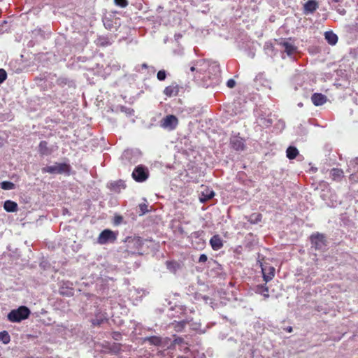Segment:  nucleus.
I'll return each instance as SVG.
<instances>
[{
  "instance_id": "nucleus-24",
  "label": "nucleus",
  "mask_w": 358,
  "mask_h": 358,
  "mask_svg": "<svg viewBox=\"0 0 358 358\" xmlns=\"http://www.w3.org/2000/svg\"><path fill=\"white\" fill-rule=\"evenodd\" d=\"M178 92L179 87L178 85L174 83L166 87L165 89L164 90V94L169 97L177 96Z\"/></svg>"
},
{
  "instance_id": "nucleus-20",
  "label": "nucleus",
  "mask_w": 358,
  "mask_h": 358,
  "mask_svg": "<svg viewBox=\"0 0 358 358\" xmlns=\"http://www.w3.org/2000/svg\"><path fill=\"white\" fill-rule=\"evenodd\" d=\"M210 245L213 250H219L223 247V241L218 235H213L210 239Z\"/></svg>"
},
{
  "instance_id": "nucleus-30",
  "label": "nucleus",
  "mask_w": 358,
  "mask_h": 358,
  "mask_svg": "<svg viewBox=\"0 0 358 358\" xmlns=\"http://www.w3.org/2000/svg\"><path fill=\"white\" fill-rule=\"evenodd\" d=\"M166 266L169 271L176 273L180 268V264L175 261H166Z\"/></svg>"
},
{
  "instance_id": "nucleus-56",
  "label": "nucleus",
  "mask_w": 358,
  "mask_h": 358,
  "mask_svg": "<svg viewBox=\"0 0 358 358\" xmlns=\"http://www.w3.org/2000/svg\"><path fill=\"white\" fill-rule=\"evenodd\" d=\"M120 334L117 332H115L114 333V335H113V338L115 339V340H117V337H120Z\"/></svg>"
},
{
  "instance_id": "nucleus-6",
  "label": "nucleus",
  "mask_w": 358,
  "mask_h": 358,
  "mask_svg": "<svg viewBox=\"0 0 358 358\" xmlns=\"http://www.w3.org/2000/svg\"><path fill=\"white\" fill-rule=\"evenodd\" d=\"M310 241L311 248L320 252L327 250L328 245L326 236L323 234L319 232L314 233L310 235Z\"/></svg>"
},
{
  "instance_id": "nucleus-49",
  "label": "nucleus",
  "mask_w": 358,
  "mask_h": 358,
  "mask_svg": "<svg viewBox=\"0 0 358 358\" xmlns=\"http://www.w3.org/2000/svg\"><path fill=\"white\" fill-rule=\"evenodd\" d=\"M235 85H236V82H235V80L234 79H229L227 82V86L229 88H233V87H235Z\"/></svg>"
},
{
  "instance_id": "nucleus-4",
  "label": "nucleus",
  "mask_w": 358,
  "mask_h": 358,
  "mask_svg": "<svg viewBox=\"0 0 358 358\" xmlns=\"http://www.w3.org/2000/svg\"><path fill=\"white\" fill-rule=\"evenodd\" d=\"M31 315L30 309L25 306H21L11 310L7 315V319L10 322L18 323L29 318Z\"/></svg>"
},
{
  "instance_id": "nucleus-42",
  "label": "nucleus",
  "mask_w": 358,
  "mask_h": 358,
  "mask_svg": "<svg viewBox=\"0 0 358 358\" xmlns=\"http://www.w3.org/2000/svg\"><path fill=\"white\" fill-rule=\"evenodd\" d=\"M123 217L120 215H115L113 218V224L119 226L123 222Z\"/></svg>"
},
{
  "instance_id": "nucleus-34",
  "label": "nucleus",
  "mask_w": 358,
  "mask_h": 358,
  "mask_svg": "<svg viewBox=\"0 0 358 358\" xmlns=\"http://www.w3.org/2000/svg\"><path fill=\"white\" fill-rule=\"evenodd\" d=\"M0 341L6 345L10 341V336L7 331H0Z\"/></svg>"
},
{
  "instance_id": "nucleus-50",
  "label": "nucleus",
  "mask_w": 358,
  "mask_h": 358,
  "mask_svg": "<svg viewBox=\"0 0 358 358\" xmlns=\"http://www.w3.org/2000/svg\"><path fill=\"white\" fill-rule=\"evenodd\" d=\"M34 32L38 34V35H40L41 36V38H45V33L41 30V29H36L34 31Z\"/></svg>"
},
{
  "instance_id": "nucleus-27",
  "label": "nucleus",
  "mask_w": 358,
  "mask_h": 358,
  "mask_svg": "<svg viewBox=\"0 0 358 358\" xmlns=\"http://www.w3.org/2000/svg\"><path fill=\"white\" fill-rule=\"evenodd\" d=\"M331 176L334 180L340 181L344 177V173L342 169L334 168L330 171Z\"/></svg>"
},
{
  "instance_id": "nucleus-61",
  "label": "nucleus",
  "mask_w": 358,
  "mask_h": 358,
  "mask_svg": "<svg viewBox=\"0 0 358 358\" xmlns=\"http://www.w3.org/2000/svg\"><path fill=\"white\" fill-rule=\"evenodd\" d=\"M181 358H186V357H181Z\"/></svg>"
},
{
  "instance_id": "nucleus-45",
  "label": "nucleus",
  "mask_w": 358,
  "mask_h": 358,
  "mask_svg": "<svg viewBox=\"0 0 358 358\" xmlns=\"http://www.w3.org/2000/svg\"><path fill=\"white\" fill-rule=\"evenodd\" d=\"M115 3L121 8H124L128 5V1L127 0H115Z\"/></svg>"
},
{
  "instance_id": "nucleus-14",
  "label": "nucleus",
  "mask_w": 358,
  "mask_h": 358,
  "mask_svg": "<svg viewBox=\"0 0 358 358\" xmlns=\"http://www.w3.org/2000/svg\"><path fill=\"white\" fill-rule=\"evenodd\" d=\"M126 187L125 181L122 179L110 181L107 184V187L109 190L115 193H120L121 190L124 189Z\"/></svg>"
},
{
  "instance_id": "nucleus-35",
  "label": "nucleus",
  "mask_w": 358,
  "mask_h": 358,
  "mask_svg": "<svg viewBox=\"0 0 358 358\" xmlns=\"http://www.w3.org/2000/svg\"><path fill=\"white\" fill-rule=\"evenodd\" d=\"M0 187L4 190H11L15 189V185L10 181H2L0 182Z\"/></svg>"
},
{
  "instance_id": "nucleus-47",
  "label": "nucleus",
  "mask_w": 358,
  "mask_h": 358,
  "mask_svg": "<svg viewBox=\"0 0 358 358\" xmlns=\"http://www.w3.org/2000/svg\"><path fill=\"white\" fill-rule=\"evenodd\" d=\"M208 262V256L206 254H201L199 258V263H206Z\"/></svg>"
},
{
  "instance_id": "nucleus-59",
  "label": "nucleus",
  "mask_w": 358,
  "mask_h": 358,
  "mask_svg": "<svg viewBox=\"0 0 358 358\" xmlns=\"http://www.w3.org/2000/svg\"><path fill=\"white\" fill-rule=\"evenodd\" d=\"M298 106H303V104H302V103H299L298 104Z\"/></svg>"
},
{
  "instance_id": "nucleus-60",
  "label": "nucleus",
  "mask_w": 358,
  "mask_h": 358,
  "mask_svg": "<svg viewBox=\"0 0 358 358\" xmlns=\"http://www.w3.org/2000/svg\"><path fill=\"white\" fill-rule=\"evenodd\" d=\"M255 56V54L254 53H251V57H254Z\"/></svg>"
},
{
  "instance_id": "nucleus-7",
  "label": "nucleus",
  "mask_w": 358,
  "mask_h": 358,
  "mask_svg": "<svg viewBox=\"0 0 358 358\" xmlns=\"http://www.w3.org/2000/svg\"><path fill=\"white\" fill-rule=\"evenodd\" d=\"M142 156L139 149H127L121 155V159L124 164H134L138 162Z\"/></svg>"
},
{
  "instance_id": "nucleus-9",
  "label": "nucleus",
  "mask_w": 358,
  "mask_h": 358,
  "mask_svg": "<svg viewBox=\"0 0 358 358\" xmlns=\"http://www.w3.org/2000/svg\"><path fill=\"white\" fill-rule=\"evenodd\" d=\"M117 239V234L110 229L103 230L98 238V243L101 245L113 243Z\"/></svg>"
},
{
  "instance_id": "nucleus-25",
  "label": "nucleus",
  "mask_w": 358,
  "mask_h": 358,
  "mask_svg": "<svg viewBox=\"0 0 358 358\" xmlns=\"http://www.w3.org/2000/svg\"><path fill=\"white\" fill-rule=\"evenodd\" d=\"M324 38L331 45H335L338 40V36L333 31H325Z\"/></svg>"
},
{
  "instance_id": "nucleus-51",
  "label": "nucleus",
  "mask_w": 358,
  "mask_h": 358,
  "mask_svg": "<svg viewBox=\"0 0 358 358\" xmlns=\"http://www.w3.org/2000/svg\"><path fill=\"white\" fill-rule=\"evenodd\" d=\"M336 11H337L339 14H341V15H345V14H346V10H345L343 8H338L336 9Z\"/></svg>"
},
{
  "instance_id": "nucleus-11",
  "label": "nucleus",
  "mask_w": 358,
  "mask_h": 358,
  "mask_svg": "<svg viewBox=\"0 0 358 358\" xmlns=\"http://www.w3.org/2000/svg\"><path fill=\"white\" fill-rule=\"evenodd\" d=\"M56 83L59 87L62 88L69 90H75L76 88L75 80L66 76H60L57 78Z\"/></svg>"
},
{
  "instance_id": "nucleus-33",
  "label": "nucleus",
  "mask_w": 358,
  "mask_h": 358,
  "mask_svg": "<svg viewBox=\"0 0 358 358\" xmlns=\"http://www.w3.org/2000/svg\"><path fill=\"white\" fill-rule=\"evenodd\" d=\"M262 215L260 213H252L248 217V221L251 224H257L262 220Z\"/></svg>"
},
{
  "instance_id": "nucleus-41",
  "label": "nucleus",
  "mask_w": 358,
  "mask_h": 358,
  "mask_svg": "<svg viewBox=\"0 0 358 358\" xmlns=\"http://www.w3.org/2000/svg\"><path fill=\"white\" fill-rule=\"evenodd\" d=\"M167 73L165 70H159L157 72V78L159 81H163L166 78Z\"/></svg>"
},
{
  "instance_id": "nucleus-3",
  "label": "nucleus",
  "mask_w": 358,
  "mask_h": 358,
  "mask_svg": "<svg viewBox=\"0 0 358 358\" xmlns=\"http://www.w3.org/2000/svg\"><path fill=\"white\" fill-rule=\"evenodd\" d=\"M71 166L67 162H55L53 165L46 166L41 169L43 173L64 174L67 176L71 175Z\"/></svg>"
},
{
  "instance_id": "nucleus-38",
  "label": "nucleus",
  "mask_w": 358,
  "mask_h": 358,
  "mask_svg": "<svg viewBox=\"0 0 358 358\" xmlns=\"http://www.w3.org/2000/svg\"><path fill=\"white\" fill-rule=\"evenodd\" d=\"M145 341H148L150 344L154 345H159L161 343L162 340L159 337L153 336L146 337L145 338Z\"/></svg>"
},
{
  "instance_id": "nucleus-19",
  "label": "nucleus",
  "mask_w": 358,
  "mask_h": 358,
  "mask_svg": "<svg viewBox=\"0 0 358 358\" xmlns=\"http://www.w3.org/2000/svg\"><path fill=\"white\" fill-rule=\"evenodd\" d=\"M252 290L256 294L263 296L264 299H266L269 297L268 287L266 286V283L257 285L253 287Z\"/></svg>"
},
{
  "instance_id": "nucleus-58",
  "label": "nucleus",
  "mask_w": 358,
  "mask_h": 358,
  "mask_svg": "<svg viewBox=\"0 0 358 358\" xmlns=\"http://www.w3.org/2000/svg\"><path fill=\"white\" fill-rule=\"evenodd\" d=\"M328 1H329V3H330V2L338 3V2H339L341 0H328Z\"/></svg>"
},
{
  "instance_id": "nucleus-36",
  "label": "nucleus",
  "mask_w": 358,
  "mask_h": 358,
  "mask_svg": "<svg viewBox=\"0 0 358 358\" xmlns=\"http://www.w3.org/2000/svg\"><path fill=\"white\" fill-rule=\"evenodd\" d=\"M196 299H202L206 303L209 304L213 308H214V301L210 296L199 294Z\"/></svg>"
},
{
  "instance_id": "nucleus-8",
  "label": "nucleus",
  "mask_w": 358,
  "mask_h": 358,
  "mask_svg": "<svg viewBox=\"0 0 358 358\" xmlns=\"http://www.w3.org/2000/svg\"><path fill=\"white\" fill-rule=\"evenodd\" d=\"M150 176L148 168L143 164L136 166L132 173V178L137 182H143L148 180Z\"/></svg>"
},
{
  "instance_id": "nucleus-48",
  "label": "nucleus",
  "mask_w": 358,
  "mask_h": 358,
  "mask_svg": "<svg viewBox=\"0 0 358 358\" xmlns=\"http://www.w3.org/2000/svg\"><path fill=\"white\" fill-rule=\"evenodd\" d=\"M275 127L280 131L282 130L285 127V122L281 120H279L278 123L275 124Z\"/></svg>"
},
{
  "instance_id": "nucleus-2",
  "label": "nucleus",
  "mask_w": 358,
  "mask_h": 358,
  "mask_svg": "<svg viewBox=\"0 0 358 358\" xmlns=\"http://www.w3.org/2000/svg\"><path fill=\"white\" fill-rule=\"evenodd\" d=\"M126 250L128 254L141 255V252L144 244V240L140 236H128L124 240Z\"/></svg>"
},
{
  "instance_id": "nucleus-37",
  "label": "nucleus",
  "mask_w": 358,
  "mask_h": 358,
  "mask_svg": "<svg viewBox=\"0 0 358 358\" xmlns=\"http://www.w3.org/2000/svg\"><path fill=\"white\" fill-rule=\"evenodd\" d=\"M116 110L124 113L129 116L133 115L134 112L133 109L124 106H117L116 107Z\"/></svg>"
},
{
  "instance_id": "nucleus-31",
  "label": "nucleus",
  "mask_w": 358,
  "mask_h": 358,
  "mask_svg": "<svg viewBox=\"0 0 358 358\" xmlns=\"http://www.w3.org/2000/svg\"><path fill=\"white\" fill-rule=\"evenodd\" d=\"M102 21L106 29L111 30L113 28V20L112 15H110L109 17H103Z\"/></svg>"
},
{
  "instance_id": "nucleus-57",
  "label": "nucleus",
  "mask_w": 358,
  "mask_h": 358,
  "mask_svg": "<svg viewBox=\"0 0 358 358\" xmlns=\"http://www.w3.org/2000/svg\"><path fill=\"white\" fill-rule=\"evenodd\" d=\"M141 67L143 69H146L148 68V65H147V64L143 63V64H141Z\"/></svg>"
},
{
  "instance_id": "nucleus-17",
  "label": "nucleus",
  "mask_w": 358,
  "mask_h": 358,
  "mask_svg": "<svg viewBox=\"0 0 358 358\" xmlns=\"http://www.w3.org/2000/svg\"><path fill=\"white\" fill-rule=\"evenodd\" d=\"M279 45L284 49L288 56L292 55L296 51V46L287 40H282Z\"/></svg>"
},
{
  "instance_id": "nucleus-32",
  "label": "nucleus",
  "mask_w": 358,
  "mask_h": 358,
  "mask_svg": "<svg viewBox=\"0 0 358 358\" xmlns=\"http://www.w3.org/2000/svg\"><path fill=\"white\" fill-rule=\"evenodd\" d=\"M189 323L188 320H182L179 322H176L175 323H173V325L174 327V329L177 331H181L183 330V329L185 327L187 324Z\"/></svg>"
},
{
  "instance_id": "nucleus-15",
  "label": "nucleus",
  "mask_w": 358,
  "mask_h": 358,
  "mask_svg": "<svg viewBox=\"0 0 358 358\" xmlns=\"http://www.w3.org/2000/svg\"><path fill=\"white\" fill-rule=\"evenodd\" d=\"M230 145L236 151H243L245 148L244 139L239 136L231 137L230 138Z\"/></svg>"
},
{
  "instance_id": "nucleus-22",
  "label": "nucleus",
  "mask_w": 358,
  "mask_h": 358,
  "mask_svg": "<svg viewBox=\"0 0 358 358\" xmlns=\"http://www.w3.org/2000/svg\"><path fill=\"white\" fill-rule=\"evenodd\" d=\"M215 196V192L212 189L205 188L199 196V201L201 203H206L213 199Z\"/></svg>"
},
{
  "instance_id": "nucleus-13",
  "label": "nucleus",
  "mask_w": 358,
  "mask_h": 358,
  "mask_svg": "<svg viewBox=\"0 0 358 358\" xmlns=\"http://www.w3.org/2000/svg\"><path fill=\"white\" fill-rule=\"evenodd\" d=\"M208 66V61L205 59H199L193 63L190 66V71L194 72L199 74L198 78L201 79L200 75L203 73V71L206 69L205 68Z\"/></svg>"
},
{
  "instance_id": "nucleus-5",
  "label": "nucleus",
  "mask_w": 358,
  "mask_h": 358,
  "mask_svg": "<svg viewBox=\"0 0 358 358\" xmlns=\"http://www.w3.org/2000/svg\"><path fill=\"white\" fill-rule=\"evenodd\" d=\"M256 122L262 128L270 127L273 122L274 115L271 113L267 112L266 108H259L256 110Z\"/></svg>"
},
{
  "instance_id": "nucleus-16",
  "label": "nucleus",
  "mask_w": 358,
  "mask_h": 358,
  "mask_svg": "<svg viewBox=\"0 0 358 358\" xmlns=\"http://www.w3.org/2000/svg\"><path fill=\"white\" fill-rule=\"evenodd\" d=\"M59 293L62 296L69 297L72 296L74 294L73 283L69 281L63 282L62 285L59 287Z\"/></svg>"
},
{
  "instance_id": "nucleus-53",
  "label": "nucleus",
  "mask_w": 358,
  "mask_h": 358,
  "mask_svg": "<svg viewBox=\"0 0 358 358\" xmlns=\"http://www.w3.org/2000/svg\"><path fill=\"white\" fill-rule=\"evenodd\" d=\"M77 60L78 62H85L87 61V57L80 56L77 57Z\"/></svg>"
},
{
  "instance_id": "nucleus-23",
  "label": "nucleus",
  "mask_w": 358,
  "mask_h": 358,
  "mask_svg": "<svg viewBox=\"0 0 358 358\" xmlns=\"http://www.w3.org/2000/svg\"><path fill=\"white\" fill-rule=\"evenodd\" d=\"M38 152L42 156L50 155L52 152V150L48 146V142L45 141H41L38 145Z\"/></svg>"
},
{
  "instance_id": "nucleus-46",
  "label": "nucleus",
  "mask_w": 358,
  "mask_h": 358,
  "mask_svg": "<svg viewBox=\"0 0 358 358\" xmlns=\"http://www.w3.org/2000/svg\"><path fill=\"white\" fill-rule=\"evenodd\" d=\"M7 78V73L3 69H0V83H3Z\"/></svg>"
},
{
  "instance_id": "nucleus-54",
  "label": "nucleus",
  "mask_w": 358,
  "mask_h": 358,
  "mask_svg": "<svg viewBox=\"0 0 358 358\" xmlns=\"http://www.w3.org/2000/svg\"><path fill=\"white\" fill-rule=\"evenodd\" d=\"M355 29L358 31V17H357L355 24H354Z\"/></svg>"
},
{
  "instance_id": "nucleus-26",
  "label": "nucleus",
  "mask_w": 358,
  "mask_h": 358,
  "mask_svg": "<svg viewBox=\"0 0 358 358\" xmlns=\"http://www.w3.org/2000/svg\"><path fill=\"white\" fill-rule=\"evenodd\" d=\"M3 208L6 212L14 213L17 211V203L11 200H6L3 204Z\"/></svg>"
},
{
  "instance_id": "nucleus-39",
  "label": "nucleus",
  "mask_w": 358,
  "mask_h": 358,
  "mask_svg": "<svg viewBox=\"0 0 358 358\" xmlns=\"http://www.w3.org/2000/svg\"><path fill=\"white\" fill-rule=\"evenodd\" d=\"M275 275V268L273 267L269 268V273L266 274L263 273V279L266 282H269L272 280Z\"/></svg>"
},
{
  "instance_id": "nucleus-28",
  "label": "nucleus",
  "mask_w": 358,
  "mask_h": 358,
  "mask_svg": "<svg viewBox=\"0 0 358 358\" xmlns=\"http://www.w3.org/2000/svg\"><path fill=\"white\" fill-rule=\"evenodd\" d=\"M96 43L101 47H107L111 45V42L107 36H99L96 40Z\"/></svg>"
},
{
  "instance_id": "nucleus-21",
  "label": "nucleus",
  "mask_w": 358,
  "mask_h": 358,
  "mask_svg": "<svg viewBox=\"0 0 358 358\" xmlns=\"http://www.w3.org/2000/svg\"><path fill=\"white\" fill-rule=\"evenodd\" d=\"M311 101L315 106H319L327 102V97L321 93H314L311 96Z\"/></svg>"
},
{
  "instance_id": "nucleus-12",
  "label": "nucleus",
  "mask_w": 358,
  "mask_h": 358,
  "mask_svg": "<svg viewBox=\"0 0 358 358\" xmlns=\"http://www.w3.org/2000/svg\"><path fill=\"white\" fill-rule=\"evenodd\" d=\"M178 118L173 115H166L161 122V126L165 129H174L178 125Z\"/></svg>"
},
{
  "instance_id": "nucleus-40",
  "label": "nucleus",
  "mask_w": 358,
  "mask_h": 358,
  "mask_svg": "<svg viewBox=\"0 0 358 358\" xmlns=\"http://www.w3.org/2000/svg\"><path fill=\"white\" fill-rule=\"evenodd\" d=\"M104 320L105 318L97 315L96 318L92 320V324L93 326H99L104 322Z\"/></svg>"
},
{
  "instance_id": "nucleus-52",
  "label": "nucleus",
  "mask_w": 358,
  "mask_h": 358,
  "mask_svg": "<svg viewBox=\"0 0 358 358\" xmlns=\"http://www.w3.org/2000/svg\"><path fill=\"white\" fill-rule=\"evenodd\" d=\"M356 165H358V158H356L353 161H350V166H354V168L355 169Z\"/></svg>"
},
{
  "instance_id": "nucleus-55",
  "label": "nucleus",
  "mask_w": 358,
  "mask_h": 358,
  "mask_svg": "<svg viewBox=\"0 0 358 358\" xmlns=\"http://www.w3.org/2000/svg\"><path fill=\"white\" fill-rule=\"evenodd\" d=\"M292 330H293V329L290 326H289V327L285 328V331H287V332H289V333L292 332Z\"/></svg>"
},
{
  "instance_id": "nucleus-10",
  "label": "nucleus",
  "mask_w": 358,
  "mask_h": 358,
  "mask_svg": "<svg viewBox=\"0 0 358 358\" xmlns=\"http://www.w3.org/2000/svg\"><path fill=\"white\" fill-rule=\"evenodd\" d=\"M208 264L211 268L210 272L212 274L220 278H225L226 273L224 272L222 265L217 261L211 259L208 262Z\"/></svg>"
},
{
  "instance_id": "nucleus-1",
  "label": "nucleus",
  "mask_w": 358,
  "mask_h": 358,
  "mask_svg": "<svg viewBox=\"0 0 358 358\" xmlns=\"http://www.w3.org/2000/svg\"><path fill=\"white\" fill-rule=\"evenodd\" d=\"M203 71L201 78L203 87L208 88L217 85L221 81V71L217 62L208 61V66Z\"/></svg>"
},
{
  "instance_id": "nucleus-29",
  "label": "nucleus",
  "mask_w": 358,
  "mask_h": 358,
  "mask_svg": "<svg viewBox=\"0 0 358 358\" xmlns=\"http://www.w3.org/2000/svg\"><path fill=\"white\" fill-rule=\"evenodd\" d=\"M287 157L289 159H294L299 155V150L296 147L289 146L287 148Z\"/></svg>"
},
{
  "instance_id": "nucleus-44",
  "label": "nucleus",
  "mask_w": 358,
  "mask_h": 358,
  "mask_svg": "<svg viewBox=\"0 0 358 358\" xmlns=\"http://www.w3.org/2000/svg\"><path fill=\"white\" fill-rule=\"evenodd\" d=\"M203 234L204 232L203 231H196L191 234V237L192 238L202 240L201 236L203 235Z\"/></svg>"
},
{
  "instance_id": "nucleus-43",
  "label": "nucleus",
  "mask_w": 358,
  "mask_h": 358,
  "mask_svg": "<svg viewBox=\"0 0 358 358\" xmlns=\"http://www.w3.org/2000/svg\"><path fill=\"white\" fill-rule=\"evenodd\" d=\"M140 215H143L149 212L148 206L146 203H140L139 206Z\"/></svg>"
},
{
  "instance_id": "nucleus-18",
  "label": "nucleus",
  "mask_w": 358,
  "mask_h": 358,
  "mask_svg": "<svg viewBox=\"0 0 358 358\" xmlns=\"http://www.w3.org/2000/svg\"><path fill=\"white\" fill-rule=\"evenodd\" d=\"M318 8V3L315 0H308L303 5L305 15L313 14Z\"/></svg>"
}]
</instances>
